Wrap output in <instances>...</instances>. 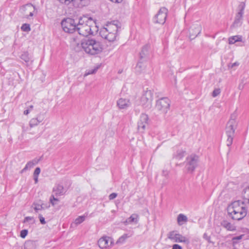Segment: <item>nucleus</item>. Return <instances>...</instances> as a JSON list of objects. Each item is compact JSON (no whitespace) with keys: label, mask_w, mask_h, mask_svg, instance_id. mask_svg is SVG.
<instances>
[{"label":"nucleus","mask_w":249,"mask_h":249,"mask_svg":"<svg viewBox=\"0 0 249 249\" xmlns=\"http://www.w3.org/2000/svg\"><path fill=\"white\" fill-rule=\"evenodd\" d=\"M81 45L84 51L90 55L100 53L103 50L101 42L89 37L82 39Z\"/></svg>","instance_id":"obj_1"},{"label":"nucleus","mask_w":249,"mask_h":249,"mask_svg":"<svg viewBox=\"0 0 249 249\" xmlns=\"http://www.w3.org/2000/svg\"><path fill=\"white\" fill-rule=\"evenodd\" d=\"M199 157L195 154H192L186 158L183 162L185 168L189 174H193L196 169L198 166Z\"/></svg>","instance_id":"obj_2"},{"label":"nucleus","mask_w":249,"mask_h":249,"mask_svg":"<svg viewBox=\"0 0 249 249\" xmlns=\"http://www.w3.org/2000/svg\"><path fill=\"white\" fill-rule=\"evenodd\" d=\"M245 203L249 204V198H245V201L238 200L232 203L227 208L228 215H232V213H235V211H248L247 208L243 206Z\"/></svg>","instance_id":"obj_3"},{"label":"nucleus","mask_w":249,"mask_h":249,"mask_svg":"<svg viewBox=\"0 0 249 249\" xmlns=\"http://www.w3.org/2000/svg\"><path fill=\"white\" fill-rule=\"evenodd\" d=\"M61 25L66 33H73L77 31V23L73 18H68L63 19L61 22Z\"/></svg>","instance_id":"obj_4"},{"label":"nucleus","mask_w":249,"mask_h":249,"mask_svg":"<svg viewBox=\"0 0 249 249\" xmlns=\"http://www.w3.org/2000/svg\"><path fill=\"white\" fill-rule=\"evenodd\" d=\"M153 100V92L151 90H146L141 96L140 103L145 109H149L152 107Z\"/></svg>","instance_id":"obj_5"},{"label":"nucleus","mask_w":249,"mask_h":249,"mask_svg":"<svg viewBox=\"0 0 249 249\" xmlns=\"http://www.w3.org/2000/svg\"><path fill=\"white\" fill-rule=\"evenodd\" d=\"M234 124V120H230L228 122L226 127V133L228 137L227 140V145L228 147L231 145L233 139L234 137L235 129L233 127Z\"/></svg>","instance_id":"obj_6"},{"label":"nucleus","mask_w":249,"mask_h":249,"mask_svg":"<svg viewBox=\"0 0 249 249\" xmlns=\"http://www.w3.org/2000/svg\"><path fill=\"white\" fill-rule=\"evenodd\" d=\"M170 101L167 97H162L157 101L156 108L161 113L166 114L170 108Z\"/></svg>","instance_id":"obj_7"},{"label":"nucleus","mask_w":249,"mask_h":249,"mask_svg":"<svg viewBox=\"0 0 249 249\" xmlns=\"http://www.w3.org/2000/svg\"><path fill=\"white\" fill-rule=\"evenodd\" d=\"M168 10L165 7H161L154 17V22L164 24L167 18Z\"/></svg>","instance_id":"obj_8"},{"label":"nucleus","mask_w":249,"mask_h":249,"mask_svg":"<svg viewBox=\"0 0 249 249\" xmlns=\"http://www.w3.org/2000/svg\"><path fill=\"white\" fill-rule=\"evenodd\" d=\"M149 117L145 113H142L137 123V128L139 132L143 133L148 128Z\"/></svg>","instance_id":"obj_9"},{"label":"nucleus","mask_w":249,"mask_h":249,"mask_svg":"<svg viewBox=\"0 0 249 249\" xmlns=\"http://www.w3.org/2000/svg\"><path fill=\"white\" fill-rule=\"evenodd\" d=\"M113 244V239L108 236L103 237L98 241V245L101 249H108Z\"/></svg>","instance_id":"obj_10"},{"label":"nucleus","mask_w":249,"mask_h":249,"mask_svg":"<svg viewBox=\"0 0 249 249\" xmlns=\"http://www.w3.org/2000/svg\"><path fill=\"white\" fill-rule=\"evenodd\" d=\"M78 34L80 35L85 36V37H88L89 35L93 34L90 25L86 23V25H83L80 26H77V31Z\"/></svg>","instance_id":"obj_11"},{"label":"nucleus","mask_w":249,"mask_h":249,"mask_svg":"<svg viewBox=\"0 0 249 249\" xmlns=\"http://www.w3.org/2000/svg\"><path fill=\"white\" fill-rule=\"evenodd\" d=\"M150 45L146 44L142 49L139 53V59L147 62L149 59Z\"/></svg>","instance_id":"obj_12"},{"label":"nucleus","mask_w":249,"mask_h":249,"mask_svg":"<svg viewBox=\"0 0 249 249\" xmlns=\"http://www.w3.org/2000/svg\"><path fill=\"white\" fill-rule=\"evenodd\" d=\"M119 21L118 20H113L110 22H108L106 24V29L108 33H116L117 34L119 29H121V27L118 25Z\"/></svg>","instance_id":"obj_13"},{"label":"nucleus","mask_w":249,"mask_h":249,"mask_svg":"<svg viewBox=\"0 0 249 249\" xmlns=\"http://www.w3.org/2000/svg\"><path fill=\"white\" fill-rule=\"evenodd\" d=\"M201 27L199 25L191 26L189 29V38L190 40L195 39L200 33Z\"/></svg>","instance_id":"obj_14"},{"label":"nucleus","mask_w":249,"mask_h":249,"mask_svg":"<svg viewBox=\"0 0 249 249\" xmlns=\"http://www.w3.org/2000/svg\"><path fill=\"white\" fill-rule=\"evenodd\" d=\"M67 189L65 188L63 185L60 183L55 184L53 189V193L56 196H61L65 194Z\"/></svg>","instance_id":"obj_15"},{"label":"nucleus","mask_w":249,"mask_h":249,"mask_svg":"<svg viewBox=\"0 0 249 249\" xmlns=\"http://www.w3.org/2000/svg\"><path fill=\"white\" fill-rule=\"evenodd\" d=\"M44 119V115L41 114H38L36 118L31 119L29 122V125L31 127H34L40 123H41Z\"/></svg>","instance_id":"obj_16"},{"label":"nucleus","mask_w":249,"mask_h":249,"mask_svg":"<svg viewBox=\"0 0 249 249\" xmlns=\"http://www.w3.org/2000/svg\"><path fill=\"white\" fill-rule=\"evenodd\" d=\"M117 105L120 109H126L130 106V102L128 99L120 98L117 101Z\"/></svg>","instance_id":"obj_17"},{"label":"nucleus","mask_w":249,"mask_h":249,"mask_svg":"<svg viewBox=\"0 0 249 249\" xmlns=\"http://www.w3.org/2000/svg\"><path fill=\"white\" fill-rule=\"evenodd\" d=\"M248 211H243L239 212H236L235 211V213H232V215H229L230 217H231L233 220H240L245 217L247 214Z\"/></svg>","instance_id":"obj_18"},{"label":"nucleus","mask_w":249,"mask_h":249,"mask_svg":"<svg viewBox=\"0 0 249 249\" xmlns=\"http://www.w3.org/2000/svg\"><path fill=\"white\" fill-rule=\"evenodd\" d=\"M246 4L245 2H242L238 6V12L236 14L235 18H238L243 20V16L244 14V11L245 10Z\"/></svg>","instance_id":"obj_19"},{"label":"nucleus","mask_w":249,"mask_h":249,"mask_svg":"<svg viewBox=\"0 0 249 249\" xmlns=\"http://www.w3.org/2000/svg\"><path fill=\"white\" fill-rule=\"evenodd\" d=\"M146 61L139 59L137 66L136 67V72L138 73H141L142 71L144 70L146 67L145 63Z\"/></svg>","instance_id":"obj_20"},{"label":"nucleus","mask_w":249,"mask_h":249,"mask_svg":"<svg viewBox=\"0 0 249 249\" xmlns=\"http://www.w3.org/2000/svg\"><path fill=\"white\" fill-rule=\"evenodd\" d=\"M220 225L223 228L230 231L235 230V227L226 220H223L220 222Z\"/></svg>","instance_id":"obj_21"},{"label":"nucleus","mask_w":249,"mask_h":249,"mask_svg":"<svg viewBox=\"0 0 249 249\" xmlns=\"http://www.w3.org/2000/svg\"><path fill=\"white\" fill-rule=\"evenodd\" d=\"M36 241L34 240H27L24 244V249H36Z\"/></svg>","instance_id":"obj_22"},{"label":"nucleus","mask_w":249,"mask_h":249,"mask_svg":"<svg viewBox=\"0 0 249 249\" xmlns=\"http://www.w3.org/2000/svg\"><path fill=\"white\" fill-rule=\"evenodd\" d=\"M92 20V18L91 17L84 16L83 17H80L79 18V22L78 23H77V26L86 25V23L89 24V21H91Z\"/></svg>","instance_id":"obj_23"},{"label":"nucleus","mask_w":249,"mask_h":249,"mask_svg":"<svg viewBox=\"0 0 249 249\" xmlns=\"http://www.w3.org/2000/svg\"><path fill=\"white\" fill-rule=\"evenodd\" d=\"M175 240L174 242H183L187 244H189L190 243L189 240L186 238L185 236H182L181 234L177 233L176 236H175Z\"/></svg>","instance_id":"obj_24"},{"label":"nucleus","mask_w":249,"mask_h":249,"mask_svg":"<svg viewBox=\"0 0 249 249\" xmlns=\"http://www.w3.org/2000/svg\"><path fill=\"white\" fill-rule=\"evenodd\" d=\"M186 152L184 150L180 149L173 155V158L178 160L182 159L186 154Z\"/></svg>","instance_id":"obj_25"},{"label":"nucleus","mask_w":249,"mask_h":249,"mask_svg":"<svg viewBox=\"0 0 249 249\" xmlns=\"http://www.w3.org/2000/svg\"><path fill=\"white\" fill-rule=\"evenodd\" d=\"M242 36H234L229 38V43L230 44H234L236 42H241Z\"/></svg>","instance_id":"obj_26"},{"label":"nucleus","mask_w":249,"mask_h":249,"mask_svg":"<svg viewBox=\"0 0 249 249\" xmlns=\"http://www.w3.org/2000/svg\"><path fill=\"white\" fill-rule=\"evenodd\" d=\"M138 215L136 214H132L128 218H127L126 221L124 222V223L126 224V223H132L133 222H135L137 223L138 222L137 218Z\"/></svg>","instance_id":"obj_27"},{"label":"nucleus","mask_w":249,"mask_h":249,"mask_svg":"<svg viewBox=\"0 0 249 249\" xmlns=\"http://www.w3.org/2000/svg\"><path fill=\"white\" fill-rule=\"evenodd\" d=\"M117 35V34H116V33H108L107 35H106V39L109 42H113L116 39Z\"/></svg>","instance_id":"obj_28"},{"label":"nucleus","mask_w":249,"mask_h":249,"mask_svg":"<svg viewBox=\"0 0 249 249\" xmlns=\"http://www.w3.org/2000/svg\"><path fill=\"white\" fill-rule=\"evenodd\" d=\"M177 220L178 224L181 225L183 222H186L187 221V217L186 215L180 213L178 215Z\"/></svg>","instance_id":"obj_29"},{"label":"nucleus","mask_w":249,"mask_h":249,"mask_svg":"<svg viewBox=\"0 0 249 249\" xmlns=\"http://www.w3.org/2000/svg\"><path fill=\"white\" fill-rule=\"evenodd\" d=\"M33 205L34 206V209L36 213H38L39 211L44 209L43 203L40 204L39 203L34 202Z\"/></svg>","instance_id":"obj_30"},{"label":"nucleus","mask_w":249,"mask_h":249,"mask_svg":"<svg viewBox=\"0 0 249 249\" xmlns=\"http://www.w3.org/2000/svg\"><path fill=\"white\" fill-rule=\"evenodd\" d=\"M34 165H35L34 164L33 162H31V161H28L26 164L25 166L24 167V168L20 171V173H23L24 172H26L28 169H30L33 167Z\"/></svg>","instance_id":"obj_31"},{"label":"nucleus","mask_w":249,"mask_h":249,"mask_svg":"<svg viewBox=\"0 0 249 249\" xmlns=\"http://www.w3.org/2000/svg\"><path fill=\"white\" fill-rule=\"evenodd\" d=\"M20 58L26 63L29 62L30 60L29 53L27 52H23L20 56Z\"/></svg>","instance_id":"obj_32"},{"label":"nucleus","mask_w":249,"mask_h":249,"mask_svg":"<svg viewBox=\"0 0 249 249\" xmlns=\"http://www.w3.org/2000/svg\"><path fill=\"white\" fill-rule=\"evenodd\" d=\"M242 196L244 201L245 198H249V185L246 187L242 191Z\"/></svg>","instance_id":"obj_33"},{"label":"nucleus","mask_w":249,"mask_h":249,"mask_svg":"<svg viewBox=\"0 0 249 249\" xmlns=\"http://www.w3.org/2000/svg\"><path fill=\"white\" fill-rule=\"evenodd\" d=\"M242 23V20L238 18H235L234 21L231 26V27L236 28L240 26Z\"/></svg>","instance_id":"obj_34"},{"label":"nucleus","mask_w":249,"mask_h":249,"mask_svg":"<svg viewBox=\"0 0 249 249\" xmlns=\"http://www.w3.org/2000/svg\"><path fill=\"white\" fill-rule=\"evenodd\" d=\"M86 216L85 215H81L79 216L77 218H76L75 220V224L77 225L80 224L83 221H85Z\"/></svg>","instance_id":"obj_35"},{"label":"nucleus","mask_w":249,"mask_h":249,"mask_svg":"<svg viewBox=\"0 0 249 249\" xmlns=\"http://www.w3.org/2000/svg\"><path fill=\"white\" fill-rule=\"evenodd\" d=\"M21 29L23 32H28L31 31L30 25L28 23H24L22 25Z\"/></svg>","instance_id":"obj_36"},{"label":"nucleus","mask_w":249,"mask_h":249,"mask_svg":"<svg viewBox=\"0 0 249 249\" xmlns=\"http://www.w3.org/2000/svg\"><path fill=\"white\" fill-rule=\"evenodd\" d=\"M108 32L107 30L106 27H104L102 29L100 32V35L102 38L106 39V35H107Z\"/></svg>","instance_id":"obj_37"},{"label":"nucleus","mask_w":249,"mask_h":249,"mask_svg":"<svg viewBox=\"0 0 249 249\" xmlns=\"http://www.w3.org/2000/svg\"><path fill=\"white\" fill-rule=\"evenodd\" d=\"M244 236V235H240L239 236H236L233 237L232 239V242L233 244H237L238 243V240H241L242 237Z\"/></svg>","instance_id":"obj_38"},{"label":"nucleus","mask_w":249,"mask_h":249,"mask_svg":"<svg viewBox=\"0 0 249 249\" xmlns=\"http://www.w3.org/2000/svg\"><path fill=\"white\" fill-rule=\"evenodd\" d=\"M28 233V230H26V229L22 230L20 232V236L22 238H25L26 237V236L27 235Z\"/></svg>","instance_id":"obj_39"},{"label":"nucleus","mask_w":249,"mask_h":249,"mask_svg":"<svg viewBox=\"0 0 249 249\" xmlns=\"http://www.w3.org/2000/svg\"><path fill=\"white\" fill-rule=\"evenodd\" d=\"M177 233H175V231H171L168 234V238L171 240H173L174 241H175V236H176V234Z\"/></svg>","instance_id":"obj_40"},{"label":"nucleus","mask_w":249,"mask_h":249,"mask_svg":"<svg viewBox=\"0 0 249 249\" xmlns=\"http://www.w3.org/2000/svg\"><path fill=\"white\" fill-rule=\"evenodd\" d=\"M54 196H55L54 195H54H52L51 197H50V203L52 204L53 206H54L55 205L54 201H58V199L57 198H55L54 197Z\"/></svg>","instance_id":"obj_41"},{"label":"nucleus","mask_w":249,"mask_h":249,"mask_svg":"<svg viewBox=\"0 0 249 249\" xmlns=\"http://www.w3.org/2000/svg\"><path fill=\"white\" fill-rule=\"evenodd\" d=\"M203 238L205 240H206V241H207L209 243H213V242L211 240V236H208L207 233H204L203 234Z\"/></svg>","instance_id":"obj_42"},{"label":"nucleus","mask_w":249,"mask_h":249,"mask_svg":"<svg viewBox=\"0 0 249 249\" xmlns=\"http://www.w3.org/2000/svg\"><path fill=\"white\" fill-rule=\"evenodd\" d=\"M220 93V89H214L212 92V96L213 97H216Z\"/></svg>","instance_id":"obj_43"},{"label":"nucleus","mask_w":249,"mask_h":249,"mask_svg":"<svg viewBox=\"0 0 249 249\" xmlns=\"http://www.w3.org/2000/svg\"><path fill=\"white\" fill-rule=\"evenodd\" d=\"M38 218L39 219L40 222L41 224L44 225L46 224V221L45 218L42 216L41 214H39L38 215Z\"/></svg>","instance_id":"obj_44"},{"label":"nucleus","mask_w":249,"mask_h":249,"mask_svg":"<svg viewBox=\"0 0 249 249\" xmlns=\"http://www.w3.org/2000/svg\"><path fill=\"white\" fill-rule=\"evenodd\" d=\"M41 171V169L39 167H36L34 172L33 176H38Z\"/></svg>","instance_id":"obj_45"},{"label":"nucleus","mask_w":249,"mask_h":249,"mask_svg":"<svg viewBox=\"0 0 249 249\" xmlns=\"http://www.w3.org/2000/svg\"><path fill=\"white\" fill-rule=\"evenodd\" d=\"M127 234H124V235H122L119 238V239L117 241V243L124 242L125 240V239L127 238Z\"/></svg>","instance_id":"obj_46"},{"label":"nucleus","mask_w":249,"mask_h":249,"mask_svg":"<svg viewBox=\"0 0 249 249\" xmlns=\"http://www.w3.org/2000/svg\"><path fill=\"white\" fill-rule=\"evenodd\" d=\"M62 4H65V5H69L71 1L73 0H58Z\"/></svg>","instance_id":"obj_47"},{"label":"nucleus","mask_w":249,"mask_h":249,"mask_svg":"<svg viewBox=\"0 0 249 249\" xmlns=\"http://www.w3.org/2000/svg\"><path fill=\"white\" fill-rule=\"evenodd\" d=\"M43 156H41L39 159L35 158L32 160H31V162H33L34 164L35 165L36 164H37L41 160Z\"/></svg>","instance_id":"obj_48"},{"label":"nucleus","mask_w":249,"mask_h":249,"mask_svg":"<svg viewBox=\"0 0 249 249\" xmlns=\"http://www.w3.org/2000/svg\"><path fill=\"white\" fill-rule=\"evenodd\" d=\"M34 220V222H35V220H34L33 217H31V216L25 217L24 218V221H23V223L27 222H28V221H29L30 220Z\"/></svg>","instance_id":"obj_49"},{"label":"nucleus","mask_w":249,"mask_h":249,"mask_svg":"<svg viewBox=\"0 0 249 249\" xmlns=\"http://www.w3.org/2000/svg\"><path fill=\"white\" fill-rule=\"evenodd\" d=\"M117 196V194L116 193H111V194L109 195V199L110 200H112V199H113L114 198H115Z\"/></svg>","instance_id":"obj_50"},{"label":"nucleus","mask_w":249,"mask_h":249,"mask_svg":"<svg viewBox=\"0 0 249 249\" xmlns=\"http://www.w3.org/2000/svg\"><path fill=\"white\" fill-rule=\"evenodd\" d=\"M33 7L34 11L36 10V8L35 6H34L31 3H28L24 5V8L28 7V8H32Z\"/></svg>","instance_id":"obj_51"},{"label":"nucleus","mask_w":249,"mask_h":249,"mask_svg":"<svg viewBox=\"0 0 249 249\" xmlns=\"http://www.w3.org/2000/svg\"><path fill=\"white\" fill-rule=\"evenodd\" d=\"M172 249H182V248L181 246H180L178 244H174L172 246Z\"/></svg>","instance_id":"obj_52"},{"label":"nucleus","mask_w":249,"mask_h":249,"mask_svg":"<svg viewBox=\"0 0 249 249\" xmlns=\"http://www.w3.org/2000/svg\"><path fill=\"white\" fill-rule=\"evenodd\" d=\"M34 179L35 180V183L36 184L38 182V176H33Z\"/></svg>","instance_id":"obj_53"},{"label":"nucleus","mask_w":249,"mask_h":249,"mask_svg":"<svg viewBox=\"0 0 249 249\" xmlns=\"http://www.w3.org/2000/svg\"><path fill=\"white\" fill-rule=\"evenodd\" d=\"M110 1L114 2V3H120L123 0H109Z\"/></svg>","instance_id":"obj_54"},{"label":"nucleus","mask_w":249,"mask_h":249,"mask_svg":"<svg viewBox=\"0 0 249 249\" xmlns=\"http://www.w3.org/2000/svg\"><path fill=\"white\" fill-rule=\"evenodd\" d=\"M30 111V109H27L24 111L23 113L24 115H27L29 113Z\"/></svg>","instance_id":"obj_55"},{"label":"nucleus","mask_w":249,"mask_h":249,"mask_svg":"<svg viewBox=\"0 0 249 249\" xmlns=\"http://www.w3.org/2000/svg\"><path fill=\"white\" fill-rule=\"evenodd\" d=\"M238 65H239V63L238 62H234V63L232 64L231 67L233 68L234 66H238Z\"/></svg>","instance_id":"obj_56"},{"label":"nucleus","mask_w":249,"mask_h":249,"mask_svg":"<svg viewBox=\"0 0 249 249\" xmlns=\"http://www.w3.org/2000/svg\"><path fill=\"white\" fill-rule=\"evenodd\" d=\"M33 15H34L33 12H31L30 13L29 15V16H28L26 18H29V17H32V16H33Z\"/></svg>","instance_id":"obj_57"},{"label":"nucleus","mask_w":249,"mask_h":249,"mask_svg":"<svg viewBox=\"0 0 249 249\" xmlns=\"http://www.w3.org/2000/svg\"><path fill=\"white\" fill-rule=\"evenodd\" d=\"M162 174L164 176H166L168 175V172L167 171H163Z\"/></svg>","instance_id":"obj_58"},{"label":"nucleus","mask_w":249,"mask_h":249,"mask_svg":"<svg viewBox=\"0 0 249 249\" xmlns=\"http://www.w3.org/2000/svg\"><path fill=\"white\" fill-rule=\"evenodd\" d=\"M33 108V105H31V106H29V107L28 109H30V110H31Z\"/></svg>","instance_id":"obj_59"},{"label":"nucleus","mask_w":249,"mask_h":249,"mask_svg":"<svg viewBox=\"0 0 249 249\" xmlns=\"http://www.w3.org/2000/svg\"><path fill=\"white\" fill-rule=\"evenodd\" d=\"M182 163L177 164V166H180Z\"/></svg>","instance_id":"obj_60"}]
</instances>
